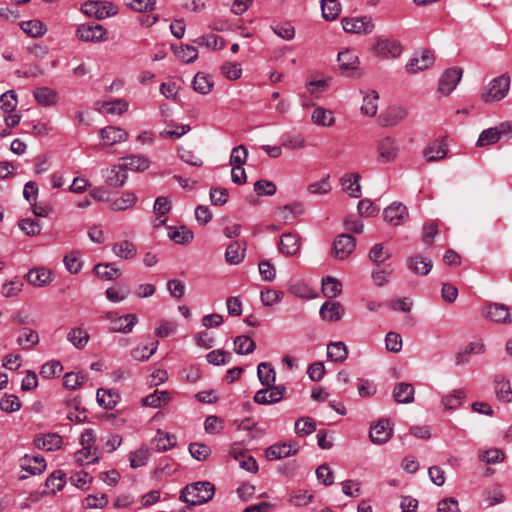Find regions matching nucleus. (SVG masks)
I'll return each mask as SVG.
<instances>
[{"label":"nucleus","instance_id":"60","mask_svg":"<svg viewBox=\"0 0 512 512\" xmlns=\"http://www.w3.org/2000/svg\"><path fill=\"white\" fill-rule=\"evenodd\" d=\"M98 460L99 456L97 455V449L89 450L82 448L75 453V461L79 465L95 463Z\"/></svg>","mask_w":512,"mask_h":512},{"label":"nucleus","instance_id":"2","mask_svg":"<svg viewBox=\"0 0 512 512\" xmlns=\"http://www.w3.org/2000/svg\"><path fill=\"white\" fill-rule=\"evenodd\" d=\"M81 10L84 14L93 16L99 20L114 16L118 13V7L112 2L97 0L86 1L82 5Z\"/></svg>","mask_w":512,"mask_h":512},{"label":"nucleus","instance_id":"57","mask_svg":"<svg viewBox=\"0 0 512 512\" xmlns=\"http://www.w3.org/2000/svg\"><path fill=\"white\" fill-rule=\"evenodd\" d=\"M149 456V450L143 447L131 452L129 456L130 466L132 468L144 466L147 463Z\"/></svg>","mask_w":512,"mask_h":512},{"label":"nucleus","instance_id":"56","mask_svg":"<svg viewBox=\"0 0 512 512\" xmlns=\"http://www.w3.org/2000/svg\"><path fill=\"white\" fill-rule=\"evenodd\" d=\"M169 238L177 244H188L193 239V233L188 230L185 226L176 228L169 232Z\"/></svg>","mask_w":512,"mask_h":512},{"label":"nucleus","instance_id":"4","mask_svg":"<svg viewBox=\"0 0 512 512\" xmlns=\"http://www.w3.org/2000/svg\"><path fill=\"white\" fill-rule=\"evenodd\" d=\"M105 318L110 320L111 325L109 331L113 333H130L138 322L135 314H127L124 316H117L115 312H108Z\"/></svg>","mask_w":512,"mask_h":512},{"label":"nucleus","instance_id":"29","mask_svg":"<svg viewBox=\"0 0 512 512\" xmlns=\"http://www.w3.org/2000/svg\"><path fill=\"white\" fill-rule=\"evenodd\" d=\"M358 64H359V59L354 52H352L350 50H345L338 54V65H339V69L342 72L355 70V69H357Z\"/></svg>","mask_w":512,"mask_h":512},{"label":"nucleus","instance_id":"51","mask_svg":"<svg viewBox=\"0 0 512 512\" xmlns=\"http://www.w3.org/2000/svg\"><path fill=\"white\" fill-rule=\"evenodd\" d=\"M307 146L305 137L302 134H289L283 137L282 147L289 150L303 149Z\"/></svg>","mask_w":512,"mask_h":512},{"label":"nucleus","instance_id":"34","mask_svg":"<svg viewBox=\"0 0 512 512\" xmlns=\"http://www.w3.org/2000/svg\"><path fill=\"white\" fill-rule=\"evenodd\" d=\"M36 101L42 106H51L57 102V93L48 87H39L34 90Z\"/></svg>","mask_w":512,"mask_h":512},{"label":"nucleus","instance_id":"41","mask_svg":"<svg viewBox=\"0 0 512 512\" xmlns=\"http://www.w3.org/2000/svg\"><path fill=\"white\" fill-rule=\"evenodd\" d=\"M495 393L499 400L503 402H511L512 401V389L510 382L505 380L504 378L499 379V377L495 380Z\"/></svg>","mask_w":512,"mask_h":512},{"label":"nucleus","instance_id":"14","mask_svg":"<svg viewBox=\"0 0 512 512\" xmlns=\"http://www.w3.org/2000/svg\"><path fill=\"white\" fill-rule=\"evenodd\" d=\"M434 61L433 53L428 49H423L420 57H414L406 64V69L410 73H416L432 66Z\"/></svg>","mask_w":512,"mask_h":512},{"label":"nucleus","instance_id":"33","mask_svg":"<svg viewBox=\"0 0 512 512\" xmlns=\"http://www.w3.org/2000/svg\"><path fill=\"white\" fill-rule=\"evenodd\" d=\"M347 356L348 349L343 342H332L327 346V357L332 361L343 362Z\"/></svg>","mask_w":512,"mask_h":512},{"label":"nucleus","instance_id":"20","mask_svg":"<svg viewBox=\"0 0 512 512\" xmlns=\"http://www.w3.org/2000/svg\"><path fill=\"white\" fill-rule=\"evenodd\" d=\"M298 448L291 444H275L266 449V457L269 460H278L296 454Z\"/></svg>","mask_w":512,"mask_h":512},{"label":"nucleus","instance_id":"7","mask_svg":"<svg viewBox=\"0 0 512 512\" xmlns=\"http://www.w3.org/2000/svg\"><path fill=\"white\" fill-rule=\"evenodd\" d=\"M107 31L100 24H82L76 30V36L84 42H99L106 39Z\"/></svg>","mask_w":512,"mask_h":512},{"label":"nucleus","instance_id":"43","mask_svg":"<svg viewBox=\"0 0 512 512\" xmlns=\"http://www.w3.org/2000/svg\"><path fill=\"white\" fill-rule=\"evenodd\" d=\"M89 334L81 328H72L68 334L67 339L70 341L77 349H83L88 341Z\"/></svg>","mask_w":512,"mask_h":512},{"label":"nucleus","instance_id":"38","mask_svg":"<svg viewBox=\"0 0 512 512\" xmlns=\"http://www.w3.org/2000/svg\"><path fill=\"white\" fill-rule=\"evenodd\" d=\"M137 197L132 192H125L120 197L111 202V209L114 211H124L135 205Z\"/></svg>","mask_w":512,"mask_h":512},{"label":"nucleus","instance_id":"5","mask_svg":"<svg viewBox=\"0 0 512 512\" xmlns=\"http://www.w3.org/2000/svg\"><path fill=\"white\" fill-rule=\"evenodd\" d=\"M398 145L391 137H384L377 142V161L386 164L394 161L398 155Z\"/></svg>","mask_w":512,"mask_h":512},{"label":"nucleus","instance_id":"16","mask_svg":"<svg viewBox=\"0 0 512 512\" xmlns=\"http://www.w3.org/2000/svg\"><path fill=\"white\" fill-rule=\"evenodd\" d=\"M407 116V110L401 106L390 107L385 110L379 118L380 124L384 127L395 126Z\"/></svg>","mask_w":512,"mask_h":512},{"label":"nucleus","instance_id":"19","mask_svg":"<svg viewBox=\"0 0 512 512\" xmlns=\"http://www.w3.org/2000/svg\"><path fill=\"white\" fill-rule=\"evenodd\" d=\"M344 312L345 309L339 302L326 301L320 308V316L327 321H339Z\"/></svg>","mask_w":512,"mask_h":512},{"label":"nucleus","instance_id":"25","mask_svg":"<svg viewBox=\"0 0 512 512\" xmlns=\"http://www.w3.org/2000/svg\"><path fill=\"white\" fill-rule=\"evenodd\" d=\"M246 244H240L239 242H233L228 245L225 252V260L228 264L236 265L239 264L245 256Z\"/></svg>","mask_w":512,"mask_h":512},{"label":"nucleus","instance_id":"26","mask_svg":"<svg viewBox=\"0 0 512 512\" xmlns=\"http://www.w3.org/2000/svg\"><path fill=\"white\" fill-rule=\"evenodd\" d=\"M24 464L22 469L29 473V475H38L45 471L46 461L43 457H29L25 455L23 458Z\"/></svg>","mask_w":512,"mask_h":512},{"label":"nucleus","instance_id":"44","mask_svg":"<svg viewBox=\"0 0 512 512\" xmlns=\"http://www.w3.org/2000/svg\"><path fill=\"white\" fill-rule=\"evenodd\" d=\"M321 10L324 19L331 21L339 16L341 6L337 0H322Z\"/></svg>","mask_w":512,"mask_h":512},{"label":"nucleus","instance_id":"52","mask_svg":"<svg viewBox=\"0 0 512 512\" xmlns=\"http://www.w3.org/2000/svg\"><path fill=\"white\" fill-rule=\"evenodd\" d=\"M194 42L200 46L212 49H222L225 46L223 38L215 34L202 35L195 39Z\"/></svg>","mask_w":512,"mask_h":512},{"label":"nucleus","instance_id":"21","mask_svg":"<svg viewBox=\"0 0 512 512\" xmlns=\"http://www.w3.org/2000/svg\"><path fill=\"white\" fill-rule=\"evenodd\" d=\"M112 251L117 257L129 260L137 255V246L134 242L124 239L117 241L113 245Z\"/></svg>","mask_w":512,"mask_h":512},{"label":"nucleus","instance_id":"46","mask_svg":"<svg viewBox=\"0 0 512 512\" xmlns=\"http://www.w3.org/2000/svg\"><path fill=\"white\" fill-rule=\"evenodd\" d=\"M128 109V103L122 99H115L113 101H105L102 103L100 111L107 114L121 115Z\"/></svg>","mask_w":512,"mask_h":512},{"label":"nucleus","instance_id":"55","mask_svg":"<svg viewBox=\"0 0 512 512\" xmlns=\"http://www.w3.org/2000/svg\"><path fill=\"white\" fill-rule=\"evenodd\" d=\"M174 53L180 60L186 63H192L198 57L197 49L190 45H181L179 48L174 49Z\"/></svg>","mask_w":512,"mask_h":512},{"label":"nucleus","instance_id":"47","mask_svg":"<svg viewBox=\"0 0 512 512\" xmlns=\"http://www.w3.org/2000/svg\"><path fill=\"white\" fill-rule=\"evenodd\" d=\"M322 291L326 297L335 298L341 293L342 284L335 278L327 277L326 279H323Z\"/></svg>","mask_w":512,"mask_h":512},{"label":"nucleus","instance_id":"6","mask_svg":"<svg viewBox=\"0 0 512 512\" xmlns=\"http://www.w3.org/2000/svg\"><path fill=\"white\" fill-rule=\"evenodd\" d=\"M342 26L345 32L355 34H370L374 30V23L370 17L343 18Z\"/></svg>","mask_w":512,"mask_h":512},{"label":"nucleus","instance_id":"40","mask_svg":"<svg viewBox=\"0 0 512 512\" xmlns=\"http://www.w3.org/2000/svg\"><path fill=\"white\" fill-rule=\"evenodd\" d=\"M378 99L379 95L374 90L367 94L364 97L361 112L369 117L375 116L378 110Z\"/></svg>","mask_w":512,"mask_h":512},{"label":"nucleus","instance_id":"17","mask_svg":"<svg viewBox=\"0 0 512 512\" xmlns=\"http://www.w3.org/2000/svg\"><path fill=\"white\" fill-rule=\"evenodd\" d=\"M25 278L34 287H43L51 283L53 274L50 270L42 267L29 270Z\"/></svg>","mask_w":512,"mask_h":512},{"label":"nucleus","instance_id":"32","mask_svg":"<svg viewBox=\"0 0 512 512\" xmlns=\"http://www.w3.org/2000/svg\"><path fill=\"white\" fill-rule=\"evenodd\" d=\"M259 380L263 386L272 387L276 380V373L271 364L262 362L257 367Z\"/></svg>","mask_w":512,"mask_h":512},{"label":"nucleus","instance_id":"30","mask_svg":"<svg viewBox=\"0 0 512 512\" xmlns=\"http://www.w3.org/2000/svg\"><path fill=\"white\" fill-rule=\"evenodd\" d=\"M154 213L158 215L154 221V227H159L166 223V219H161V216L167 214L171 210V202L167 197H157L154 203Z\"/></svg>","mask_w":512,"mask_h":512},{"label":"nucleus","instance_id":"9","mask_svg":"<svg viewBox=\"0 0 512 512\" xmlns=\"http://www.w3.org/2000/svg\"><path fill=\"white\" fill-rule=\"evenodd\" d=\"M393 434V428L388 419H381L370 427L369 437L375 444L387 442Z\"/></svg>","mask_w":512,"mask_h":512},{"label":"nucleus","instance_id":"15","mask_svg":"<svg viewBox=\"0 0 512 512\" xmlns=\"http://www.w3.org/2000/svg\"><path fill=\"white\" fill-rule=\"evenodd\" d=\"M100 137L104 140L105 145L113 146L127 141L128 133L119 127L107 126L100 130Z\"/></svg>","mask_w":512,"mask_h":512},{"label":"nucleus","instance_id":"22","mask_svg":"<svg viewBox=\"0 0 512 512\" xmlns=\"http://www.w3.org/2000/svg\"><path fill=\"white\" fill-rule=\"evenodd\" d=\"M360 175L358 173L345 174L341 178L343 190L351 197L361 196Z\"/></svg>","mask_w":512,"mask_h":512},{"label":"nucleus","instance_id":"27","mask_svg":"<svg viewBox=\"0 0 512 512\" xmlns=\"http://www.w3.org/2000/svg\"><path fill=\"white\" fill-rule=\"evenodd\" d=\"M393 397L396 402L408 404L414 400V387L410 383H399L393 391Z\"/></svg>","mask_w":512,"mask_h":512},{"label":"nucleus","instance_id":"35","mask_svg":"<svg viewBox=\"0 0 512 512\" xmlns=\"http://www.w3.org/2000/svg\"><path fill=\"white\" fill-rule=\"evenodd\" d=\"M97 401L105 409H113L119 402L120 396L118 393L112 390L98 389L97 390Z\"/></svg>","mask_w":512,"mask_h":512},{"label":"nucleus","instance_id":"63","mask_svg":"<svg viewBox=\"0 0 512 512\" xmlns=\"http://www.w3.org/2000/svg\"><path fill=\"white\" fill-rule=\"evenodd\" d=\"M63 367L59 361H51L45 363L40 371L42 377L46 379H51L57 377L62 372Z\"/></svg>","mask_w":512,"mask_h":512},{"label":"nucleus","instance_id":"54","mask_svg":"<svg viewBox=\"0 0 512 512\" xmlns=\"http://www.w3.org/2000/svg\"><path fill=\"white\" fill-rule=\"evenodd\" d=\"M22 403L16 395L5 394L0 399V409L6 413H13L20 410Z\"/></svg>","mask_w":512,"mask_h":512},{"label":"nucleus","instance_id":"39","mask_svg":"<svg viewBox=\"0 0 512 512\" xmlns=\"http://www.w3.org/2000/svg\"><path fill=\"white\" fill-rule=\"evenodd\" d=\"M93 271L98 277L105 280L117 279L121 275L120 270L111 263L97 264Z\"/></svg>","mask_w":512,"mask_h":512},{"label":"nucleus","instance_id":"12","mask_svg":"<svg viewBox=\"0 0 512 512\" xmlns=\"http://www.w3.org/2000/svg\"><path fill=\"white\" fill-rule=\"evenodd\" d=\"M279 252L285 256H294L299 253L301 248V239L295 233H284L280 237Z\"/></svg>","mask_w":512,"mask_h":512},{"label":"nucleus","instance_id":"3","mask_svg":"<svg viewBox=\"0 0 512 512\" xmlns=\"http://www.w3.org/2000/svg\"><path fill=\"white\" fill-rule=\"evenodd\" d=\"M510 88V77L506 74L494 78L488 85L487 91L482 93L484 102H495L502 100Z\"/></svg>","mask_w":512,"mask_h":512},{"label":"nucleus","instance_id":"61","mask_svg":"<svg viewBox=\"0 0 512 512\" xmlns=\"http://www.w3.org/2000/svg\"><path fill=\"white\" fill-rule=\"evenodd\" d=\"M465 394L462 390H455L452 394H449L442 398V403L447 410H453L461 406L462 399Z\"/></svg>","mask_w":512,"mask_h":512},{"label":"nucleus","instance_id":"59","mask_svg":"<svg viewBox=\"0 0 512 512\" xmlns=\"http://www.w3.org/2000/svg\"><path fill=\"white\" fill-rule=\"evenodd\" d=\"M283 296L284 293L282 291L274 290L271 288L262 290L260 294L261 301L265 306H272L280 302Z\"/></svg>","mask_w":512,"mask_h":512},{"label":"nucleus","instance_id":"45","mask_svg":"<svg viewBox=\"0 0 512 512\" xmlns=\"http://www.w3.org/2000/svg\"><path fill=\"white\" fill-rule=\"evenodd\" d=\"M213 87V81L210 76L204 73H197L193 79V88L200 94H208Z\"/></svg>","mask_w":512,"mask_h":512},{"label":"nucleus","instance_id":"37","mask_svg":"<svg viewBox=\"0 0 512 512\" xmlns=\"http://www.w3.org/2000/svg\"><path fill=\"white\" fill-rule=\"evenodd\" d=\"M448 152L447 145L443 142H435L424 150V156L428 162H434L446 157Z\"/></svg>","mask_w":512,"mask_h":512},{"label":"nucleus","instance_id":"42","mask_svg":"<svg viewBox=\"0 0 512 512\" xmlns=\"http://www.w3.org/2000/svg\"><path fill=\"white\" fill-rule=\"evenodd\" d=\"M154 442L157 451H167L176 444V437L173 434L158 430Z\"/></svg>","mask_w":512,"mask_h":512},{"label":"nucleus","instance_id":"8","mask_svg":"<svg viewBox=\"0 0 512 512\" xmlns=\"http://www.w3.org/2000/svg\"><path fill=\"white\" fill-rule=\"evenodd\" d=\"M356 240L352 235L341 234L336 237L332 246V254L339 260L346 259L355 249Z\"/></svg>","mask_w":512,"mask_h":512},{"label":"nucleus","instance_id":"49","mask_svg":"<svg viewBox=\"0 0 512 512\" xmlns=\"http://www.w3.org/2000/svg\"><path fill=\"white\" fill-rule=\"evenodd\" d=\"M170 400V395L166 391L158 392L155 391L153 394H150L143 398L142 403L144 406L158 408L163 404H166Z\"/></svg>","mask_w":512,"mask_h":512},{"label":"nucleus","instance_id":"18","mask_svg":"<svg viewBox=\"0 0 512 512\" xmlns=\"http://www.w3.org/2000/svg\"><path fill=\"white\" fill-rule=\"evenodd\" d=\"M486 317L494 322L499 323H511L512 318L510 317L509 308L504 304H490L486 307Z\"/></svg>","mask_w":512,"mask_h":512},{"label":"nucleus","instance_id":"62","mask_svg":"<svg viewBox=\"0 0 512 512\" xmlns=\"http://www.w3.org/2000/svg\"><path fill=\"white\" fill-rule=\"evenodd\" d=\"M499 134H497V129L495 127L488 128L486 130H483L477 140V146L483 147L490 144H494L498 142Z\"/></svg>","mask_w":512,"mask_h":512},{"label":"nucleus","instance_id":"64","mask_svg":"<svg viewBox=\"0 0 512 512\" xmlns=\"http://www.w3.org/2000/svg\"><path fill=\"white\" fill-rule=\"evenodd\" d=\"M295 430L296 433L299 435H309L316 430V423L313 419L309 417L301 418L296 421Z\"/></svg>","mask_w":512,"mask_h":512},{"label":"nucleus","instance_id":"1","mask_svg":"<svg viewBox=\"0 0 512 512\" xmlns=\"http://www.w3.org/2000/svg\"><path fill=\"white\" fill-rule=\"evenodd\" d=\"M215 492L210 482H196L187 485L181 492L180 498L190 505H201L212 499Z\"/></svg>","mask_w":512,"mask_h":512},{"label":"nucleus","instance_id":"11","mask_svg":"<svg viewBox=\"0 0 512 512\" xmlns=\"http://www.w3.org/2000/svg\"><path fill=\"white\" fill-rule=\"evenodd\" d=\"M462 73L463 71L461 68L447 69L439 80V92L444 95L450 94L460 81Z\"/></svg>","mask_w":512,"mask_h":512},{"label":"nucleus","instance_id":"50","mask_svg":"<svg viewBox=\"0 0 512 512\" xmlns=\"http://www.w3.org/2000/svg\"><path fill=\"white\" fill-rule=\"evenodd\" d=\"M234 345L235 352L241 355L252 353L256 347L254 340L245 335L237 336Z\"/></svg>","mask_w":512,"mask_h":512},{"label":"nucleus","instance_id":"58","mask_svg":"<svg viewBox=\"0 0 512 512\" xmlns=\"http://www.w3.org/2000/svg\"><path fill=\"white\" fill-rule=\"evenodd\" d=\"M378 47L385 56L393 58L399 56L402 52L400 43L396 41L383 40L378 43Z\"/></svg>","mask_w":512,"mask_h":512},{"label":"nucleus","instance_id":"53","mask_svg":"<svg viewBox=\"0 0 512 512\" xmlns=\"http://www.w3.org/2000/svg\"><path fill=\"white\" fill-rule=\"evenodd\" d=\"M66 483L65 473L61 470L54 471L46 480V487L51 489L52 494L60 491Z\"/></svg>","mask_w":512,"mask_h":512},{"label":"nucleus","instance_id":"31","mask_svg":"<svg viewBox=\"0 0 512 512\" xmlns=\"http://www.w3.org/2000/svg\"><path fill=\"white\" fill-rule=\"evenodd\" d=\"M311 119L314 124L322 127H330L335 123V117L330 110H327L322 107H317L314 109Z\"/></svg>","mask_w":512,"mask_h":512},{"label":"nucleus","instance_id":"48","mask_svg":"<svg viewBox=\"0 0 512 512\" xmlns=\"http://www.w3.org/2000/svg\"><path fill=\"white\" fill-rule=\"evenodd\" d=\"M21 29L29 36L37 38L44 35L46 29L40 20H29L21 23Z\"/></svg>","mask_w":512,"mask_h":512},{"label":"nucleus","instance_id":"36","mask_svg":"<svg viewBox=\"0 0 512 512\" xmlns=\"http://www.w3.org/2000/svg\"><path fill=\"white\" fill-rule=\"evenodd\" d=\"M126 179V170L122 167L121 164H119L111 168L109 175L106 178V182L108 185L118 188L125 184Z\"/></svg>","mask_w":512,"mask_h":512},{"label":"nucleus","instance_id":"23","mask_svg":"<svg viewBox=\"0 0 512 512\" xmlns=\"http://www.w3.org/2000/svg\"><path fill=\"white\" fill-rule=\"evenodd\" d=\"M120 161V164L126 171H145L150 166V161L147 158L138 155L122 157L120 158Z\"/></svg>","mask_w":512,"mask_h":512},{"label":"nucleus","instance_id":"24","mask_svg":"<svg viewBox=\"0 0 512 512\" xmlns=\"http://www.w3.org/2000/svg\"><path fill=\"white\" fill-rule=\"evenodd\" d=\"M34 444L39 448L46 451H54L61 447L62 437L55 433L45 434L34 440Z\"/></svg>","mask_w":512,"mask_h":512},{"label":"nucleus","instance_id":"28","mask_svg":"<svg viewBox=\"0 0 512 512\" xmlns=\"http://www.w3.org/2000/svg\"><path fill=\"white\" fill-rule=\"evenodd\" d=\"M408 267L416 274L427 275L432 269V262L421 255H415L408 259Z\"/></svg>","mask_w":512,"mask_h":512},{"label":"nucleus","instance_id":"10","mask_svg":"<svg viewBox=\"0 0 512 512\" xmlns=\"http://www.w3.org/2000/svg\"><path fill=\"white\" fill-rule=\"evenodd\" d=\"M383 214L384 219L394 226H399L405 223L409 218L407 207L399 202H393L390 206L384 209Z\"/></svg>","mask_w":512,"mask_h":512},{"label":"nucleus","instance_id":"13","mask_svg":"<svg viewBox=\"0 0 512 512\" xmlns=\"http://www.w3.org/2000/svg\"><path fill=\"white\" fill-rule=\"evenodd\" d=\"M285 388L281 386H272L262 389L254 395V401L258 404H272L279 402L284 395Z\"/></svg>","mask_w":512,"mask_h":512}]
</instances>
